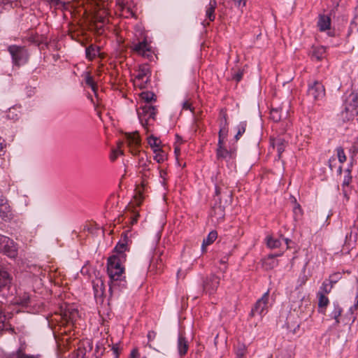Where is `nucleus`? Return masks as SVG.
I'll return each mask as SVG.
<instances>
[{
	"label": "nucleus",
	"instance_id": "c9c22d12",
	"mask_svg": "<svg viewBox=\"0 0 358 358\" xmlns=\"http://www.w3.org/2000/svg\"><path fill=\"white\" fill-rule=\"evenodd\" d=\"M228 133V129L227 126L221 125V127L219 131V139H218V144L224 143V138L227 136Z\"/></svg>",
	"mask_w": 358,
	"mask_h": 358
},
{
	"label": "nucleus",
	"instance_id": "de8ad7c7",
	"mask_svg": "<svg viewBox=\"0 0 358 358\" xmlns=\"http://www.w3.org/2000/svg\"><path fill=\"white\" fill-rule=\"evenodd\" d=\"M85 357H88L86 355V350L81 346H79L77 349L76 358H85Z\"/></svg>",
	"mask_w": 358,
	"mask_h": 358
},
{
	"label": "nucleus",
	"instance_id": "8fccbe9b",
	"mask_svg": "<svg viewBox=\"0 0 358 358\" xmlns=\"http://www.w3.org/2000/svg\"><path fill=\"white\" fill-rule=\"evenodd\" d=\"M6 320V315L0 310V331H2L5 327Z\"/></svg>",
	"mask_w": 358,
	"mask_h": 358
},
{
	"label": "nucleus",
	"instance_id": "2f4dec72",
	"mask_svg": "<svg viewBox=\"0 0 358 358\" xmlns=\"http://www.w3.org/2000/svg\"><path fill=\"white\" fill-rule=\"evenodd\" d=\"M266 244L267 246L271 249L278 248L281 245V241L280 239L268 236L266 238Z\"/></svg>",
	"mask_w": 358,
	"mask_h": 358
},
{
	"label": "nucleus",
	"instance_id": "412c9836",
	"mask_svg": "<svg viewBox=\"0 0 358 358\" xmlns=\"http://www.w3.org/2000/svg\"><path fill=\"white\" fill-rule=\"evenodd\" d=\"M357 241V229L351 230L349 234L346 236L345 245L348 250L352 249Z\"/></svg>",
	"mask_w": 358,
	"mask_h": 358
},
{
	"label": "nucleus",
	"instance_id": "09e8293b",
	"mask_svg": "<svg viewBox=\"0 0 358 358\" xmlns=\"http://www.w3.org/2000/svg\"><path fill=\"white\" fill-rule=\"evenodd\" d=\"M331 288L332 287H331L329 288L328 284L324 282L320 287L321 292H320L319 293H324V295H326L327 294H329L331 292Z\"/></svg>",
	"mask_w": 358,
	"mask_h": 358
},
{
	"label": "nucleus",
	"instance_id": "680f3d73",
	"mask_svg": "<svg viewBox=\"0 0 358 358\" xmlns=\"http://www.w3.org/2000/svg\"><path fill=\"white\" fill-rule=\"evenodd\" d=\"M245 348L243 347V348L241 350V351L237 352V355L238 357H243V356H245Z\"/></svg>",
	"mask_w": 358,
	"mask_h": 358
},
{
	"label": "nucleus",
	"instance_id": "423d86ee",
	"mask_svg": "<svg viewBox=\"0 0 358 358\" xmlns=\"http://www.w3.org/2000/svg\"><path fill=\"white\" fill-rule=\"evenodd\" d=\"M138 169L142 174L143 178H149L152 176V170L154 167V164L148 158L145 152H141L138 153Z\"/></svg>",
	"mask_w": 358,
	"mask_h": 358
},
{
	"label": "nucleus",
	"instance_id": "b1692460",
	"mask_svg": "<svg viewBox=\"0 0 358 358\" xmlns=\"http://www.w3.org/2000/svg\"><path fill=\"white\" fill-rule=\"evenodd\" d=\"M148 143L153 152H158L162 149L161 140L154 136H150L148 138Z\"/></svg>",
	"mask_w": 358,
	"mask_h": 358
},
{
	"label": "nucleus",
	"instance_id": "9d476101",
	"mask_svg": "<svg viewBox=\"0 0 358 358\" xmlns=\"http://www.w3.org/2000/svg\"><path fill=\"white\" fill-rule=\"evenodd\" d=\"M109 13L106 9H99L94 16V28L96 31L101 34L103 32V26L108 22Z\"/></svg>",
	"mask_w": 358,
	"mask_h": 358
},
{
	"label": "nucleus",
	"instance_id": "0e129e2a",
	"mask_svg": "<svg viewBox=\"0 0 358 358\" xmlns=\"http://www.w3.org/2000/svg\"><path fill=\"white\" fill-rule=\"evenodd\" d=\"M175 153L178 155L180 153V148L178 146L175 147Z\"/></svg>",
	"mask_w": 358,
	"mask_h": 358
},
{
	"label": "nucleus",
	"instance_id": "6e6552de",
	"mask_svg": "<svg viewBox=\"0 0 358 358\" xmlns=\"http://www.w3.org/2000/svg\"><path fill=\"white\" fill-rule=\"evenodd\" d=\"M126 136V141L127 146L129 148L130 152L136 155L141 152L140 147H141V138L137 131L127 133Z\"/></svg>",
	"mask_w": 358,
	"mask_h": 358
},
{
	"label": "nucleus",
	"instance_id": "f704fd0d",
	"mask_svg": "<svg viewBox=\"0 0 358 358\" xmlns=\"http://www.w3.org/2000/svg\"><path fill=\"white\" fill-rule=\"evenodd\" d=\"M280 255H270L264 262V266L266 269H271L277 265V262L275 260V257L280 256Z\"/></svg>",
	"mask_w": 358,
	"mask_h": 358
},
{
	"label": "nucleus",
	"instance_id": "39448f33",
	"mask_svg": "<svg viewBox=\"0 0 358 358\" xmlns=\"http://www.w3.org/2000/svg\"><path fill=\"white\" fill-rule=\"evenodd\" d=\"M308 95L315 102L324 100L326 96V90L322 83L314 80L313 83H309Z\"/></svg>",
	"mask_w": 358,
	"mask_h": 358
},
{
	"label": "nucleus",
	"instance_id": "bf43d9fd",
	"mask_svg": "<svg viewBox=\"0 0 358 358\" xmlns=\"http://www.w3.org/2000/svg\"><path fill=\"white\" fill-rule=\"evenodd\" d=\"M69 338L67 337V336H62V338H61V341L63 343V345H64V343L66 342L67 344L69 343Z\"/></svg>",
	"mask_w": 358,
	"mask_h": 358
},
{
	"label": "nucleus",
	"instance_id": "052dcab7",
	"mask_svg": "<svg viewBox=\"0 0 358 358\" xmlns=\"http://www.w3.org/2000/svg\"><path fill=\"white\" fill-rule=\"evenodd\" d=\"M159 175H160V177H161L162 178H163V180H165V177H166V171H164V170H160V171H159Z\"/></svg>",
	"mask_w": 358,
	"mask_h": 358
},
{
	"label": "nucleus",
	"instance_id": "f257e3e1",
	"mask_svg": "<svg viewBox=\"0 0 358 358\" xmlns=\"http://www.w3.org/2000/svg\"><path fill=\"white\" fill-rule=\"evenodd\" d=\"M124 256H110L107 261V273L111 281L121 280L125 277L124 267L123 264L125 262Z\"/></svg>",
	"mask_w": 358,
	"mask_h": 358
},
{
	"label": "nucleus",
	"instance_id": "864d4df0",
	"mask_svg": "<svg viewBox=\"0 0 358 358\" xmlns=\"http://www.w3.org/2000/svg\"><path fill=\"white\" fill-rule=\"evenodd\" d=\"M5 148H6L5 141L1 137H0V155H3V153L5 152V150H4Z\"/></svg>",
	"mask_w": 358,
	"mask_h": 358
},
{
	"label": "nucleus",
	"instance_id": "58836bf2",
	"mask_svg": "<svg viewBox=\"0 0 358 358\" xmlns=\"http://www.w3.org/2000/svg\"><path fill=\"white\" fill-rule=\"evenodd\" d=\"M16 358H34L33 356H28L25 353V347L22 345L17 351Z\"/></svg>",
	"mask_w": 358,
	"mask_h": 358
},
{
	"label": "nucleus",
	"instance_id": "0eeeda50",
	"mask_svg": "<svg viewBox=\"0 0 358 358\" xmlns=\"http://www.w3.org/2000/svg\"><path fill=\"white\" fill-rule=\"evenodd\" d=\"M120 15L124 17H136L135 3L133 0H117Z\"/></svg>",
	"mask_w": 358,
	"mask_h": 358
},
{
	"label": "nucleus",
	"instance_id": "f3484780",
	"mask_svg": "<svg viewBox=\"0 0 358 358\" xmlns=\"http://www.w3.org/2000/svg\"><path fill=\"white\" fill-rule=\"evenodd\" d=\"M220 278L216 275H212L204 285V289L212 294L215 292L220 285Z\"/></svg>",
	"mask_w": 358,
	"mask_h": 358
},
{
	"label": "nucleus",
	"instance_id": "393cba45",
	"mask_svg": "<svg viewBox=\"0 0 358 358\" xmlns=\"http://www.w3.org/2000/svg\"><path fill=\"white\" fill-rule=\"evenodd\" d=\"M326 49L322 46H318L313 48L312 58L317 61H321L325 56Z\"/></svg>",
	"mask_w": 358,
	"mask_h": 358
},
{
	"label": "nucleus",
	"instance_id": "2eb2a0df",
	"mask_svg": "<svg viewBox=\"0 0 358 358\" xmlns=\"http://www.w3.org/2000/svg\"><path fill=\"white\" fill-rule=\"evenodd\" d=\"M13 278L8 271L4 268L0 267V291L3 288L10 286Z\"/></svg>",
	"mask_w": 358,
	"mask_h": 358
},
{
	"label": "nucleus",
	"instance_id": "6ab92c4d",
	"mask_svg": "<svg viewBox=\"0 0 358 358\" xmlns=\"http://www.w3.org/2000/svg\"><path fill=\"white\" fill-rule=\"evenodd\" d=\"M93 289L95 296H101L105 292V284L103 280L97 277L92 281Z\"/></svg>",
	"mask_w": 358,
	"mask_h": 358
},
{
	"label": "nucleus",
	"instance_id": "c756f323",
	"mask_svg": "<svg viewBox=\"0 0 358 358\" xmlns=\"http://www.w3.org/2000/svg\"><path fill=\"white\" fill-rule=\"evenodd\" d=\"M83 76L85 78V81L86 85L87 86H89L90 87H91L92 91L95 94H96L97 85H96V83L94 82L93 78L91 76L90 72H85Z\"/></svg>",
	"mask_w": 358,
	"mask_h": 358
},
{
	"label": "nucleus",
	"instance_id": "a19ab883",
	"mask_svg": "<svg viewBox=\"0 0 358 358\" xmlns=\"http://www.w3.org/2000/svg\"><path fill=\"white\" fill-rule=\"evenodd\" d=\"M246 124L245 123H241L238 126L237 134L235 136V138L238 141L240 137L244 134L245 131Z\"/></svg>",
	"mask_w": 358,
	"mask_h": 358
},
{
	"label": "nucleus",
	"instance_id": "603ef678",
	"mask_svg": "<svg viewBox=\"0 0 358 358\" xmlns=\"http://www.w3.org/2000/svg\"><path fill=\"white\" fill-rule=\"evenodd\" d=\"M233 1L238 8H243L246 5L247 0H233Z\"/></svg>",
	"mask_w": 358,
	"mask_h": 358
},
{
	"label": "nucleus",
	"instance_id": "49530a36",
	"mask_svg": "<svg viewBox=\"0 0 358 358\" xmlns=\"http://www.w3.org/2000/svg\"><path fill=\"white\" fill-rule=\"evenodd\" d=\"M341 278V273H334L333 275H330L329 280L331 284V287H333L334 284H335L338 279Z\"/></svg>",
	"mask_w": 358,
	"mask_h": 358
},
{
	"label": "nucleus",
	"instance_id": "1a4fd4ad",
	"mask_svg": "<svg viewBox=\"0 0 358 358\" xmlns=\"http://www.w3.org/2000/svg\"><path fill=\"white\" fill-rule=\"evenodd\" d=\"M0 217L5 222H10L14 218V213L9 201L3 196L0 197Z\"/></svg>",
	"mask_w": 358,
	"mask_h": 358
},
{
	"label": "nucleus",
	"instance_id": "4be33fe9",
	"mask_svg": "<svg viewBox=\"0 0 358 358\" xmlns=\"http://www.w3.org/2000/svg\"><path fill=\"white\" fill-rule=\"evenodd\" d=\"M188 342L186 338L180 335L178 340V350L180 357L185 356L188 350Z\"/></svg>",
	"mask_w": 358,
	"mask_h": 358
},
{
	"label": "nucleus",
	"instance_id": "79ce46f5",
	"mask_svg": "<svg viewBox=\"0 0 358 358\" xmlns=\"http://www.w3.org/2000/svg\"><path fill=\"white\" fill-rule=\"evenodd\" d=\"M221 125L227 126V113L225 109H222L220 112Z\"/></svg>",
	"mask_w": 358,
	"mask_h": 358
},
{
	"label": "nucleus",
	"instance_id": "9b49d317",
	"mask_svg": "<svg viewBox=\"0 0 358 358\" xmlns=\"http://www.w3.org/2000/svg\"><path fill=\"white\" fill-rule=\"evenodd\" d=\"M138 117L143 125L147 124L151 119H155L156 109L154 106L145 104L138 110Z\"/></svg>",
	"mask_w": 358,
	"mask_h": 358
},
{
	"label": "nucleus",
	"instance_id": "20e7f679",
	"mask_svg": "<svg viewBox=\"0 0 358 358\" xmlns=\"http://www.w3.org/2000/svg\"><path fill=\"white\" fill-rule=\"evenodd\" d=\"M289 110L290 103L288 101H286L271 108L270 118L275 122L286 120L289 116Z\"/></svg>",
	"mask_w": 358,
	"mask_h": 358
},
{
	"label": "nucleus",
	"instance_id": "cd10ccee",
	"mask_svg": "<svg viewBox=\"0 0 358 358\" xmlns=\"http://www.w3.org/2000/svg\"><path fill=\"white\" fill-rule=\"evenodd\" d=\"M143 196L140 189H137L136 194L134 196L133 200L131 202V206L129 208H134L140 206L143 201Z\"/></svg>",
	"mask_w": 358,
	"mask_h": 358
},
{
	"label": "nucleus",
	"instance_id": "7ed1b4c3",
	"mask_svg": "<svg viewBox=\"0 0 358 358\" xmlns=\"http://www.w3.org/2000/svg\"><path fill=\"white\" fill-rule=\"evenodd\" d=\"M8 51L10 54L13 63L15 66H20L28 61L29 54L24 46L12 45L8 46Z\"/></svg>",
	"mask_w": 358,
	"mask_h": 358
},
{
	"label": "nucleus",
	"instance_id": "dca6fc26",
	"mask_svg": "<svg viewBox=\"0 0 358 358\" xmlns=\"http://www.w3.org/2000/svg\"><path fill=\"white\" fill-rule=\"evenodd\" d=\"M17 244L11 239V243H6L5 248H3L1 252L10 258H15L17 256Z\"/></svg>",
	"mask_w": 358,
	"mask_h": 358
},
{
	"label": "nucleus",
	"instance_id": "ea45409f",
	"mask_svg": "<svg viewBox=\"0 0 358 358\" xmlns=\"http://www.w3.org/2000/svg\"><path fill=\"white\" fill-rule=\"evenodd\" d=\"M336 152H337V156L338 158V161L341 163L345 162L347 159V157L345 155L343 149L342 148L339 147L336 149Z\"/></svg>",
	"mask_w": 358,
	"mask_h": 358
},
{
	"label": "nucleus",
	"instance_id": "473e14b6",
	"mask_svg": "<svg viewBox=\"0 0 358 358\" xmlns=\"http://www.w3.org/2000/svg\"><path fill=\"white\" fill-rule=\"evenodd\" d=\"M154 155V159L159 164L163 163L164 161L166 160L167 156L165 152L160 149L158 152H153Z\"/></svg>",
	"mask_w": 358,
	"mask_h": 358
},
{
	"label": "nucleus",
	"instance_id": "5fc2aeb1",
	"mask_svg": "<svg viewBox=\"0 0 358 358\" xmlns=\"http://www.w3.org/2000/svg\"><path fill=\"white\" fill-rule=\"evenodd\" d=\"M182 108L185 110H189L193 111V109L192 108V103L189 101H186L183 103Z\"/></svg>",
	"mask_w": 358,
	"mask_h": 358
},
{
	"label": "nucleus",
	"instance_id": "338daca9",
	"mask_svg": "<svg viewBox=\"0 0 358 358\" xmlns=\"http://www.w3.org/2000/svg\"><path fill=\"white\" fill-rule=\"evenodd\" d=\"M355 20L358 23V13L357 14V15L355 16Z\"/></svg>",
	"mask_w": 358,
	"mask_h": 358
},
{
	"label": "nucleus",
	"instance_id": "a211bd4d",
	"mask_svg": "<svg viewBox=\"0 0 358 358\" xmlns=\"http://www.w3.org/2000/svg\"><path fill=\"white\" fill-rule=\"evenodd\" d=\"M317 27L320 31H325L331 28V18L327 15H320L317 23Z\"/></svg>",
	"mask_w": 358,
	"mask_h": 358
},
{
	"label": "nucleus",
	"instance_id": "4d7b16f0",
	"mask_svg": "<svg viewBox=\"0 0 358 358\" xmlns=\"http://www.w3.org/2000/svg\"><path fill=\"white\" fill-rule=\"evenodd\" d=\"M156 337V332L154 331H150L148 334V338L149 341L154 340Z\"/></svg>",
	"mask_w": 358,
	"mask_h": 358
},
{
	"label": "nucleus",
	"instance_id": "a878e982",
	"mask_svg": "<svg viewBox=\"0 0 358 358\" xmlns=\"http://www.w3.org/2000/svg\"><path fill=\"white\" fill-rule=\"evenodd\" d=\"M100 49L96 45H91L86 48V57L92 61L99 54Z\"/></svg>",
	"mask_w": 358,
	"mask_h": 358
},
{
	"label": "nucleus",
	"instance_id": "37998d69",
	"mask_svg": "<svg viewBox=\"0 0 358 358\" xmlns=\"http://www.w3.org/2000/svg\"><path fill=\"white\" fill-rule=\"evenodd\" d=\"M341 313H342V310L339 307H336L334 308V311L332 312V315H333L334 318L335 319L336 324H338L340 322L339 317L341 316Z\"/></svg>",
	"mask_w": 358,
	"mask_h": 358
},
{
	"label": "nucleus",
	"instance_id": "ddd939ff",
	"mask_svg": "<svg viewBox=\"0 0 358 358\" xmlns=\"http://www.w3.org/2000/svg\"><path fill=\"white\" fill-rule=\"evenodd\" d=\"M268 301V293L266 292L256 302L254 308L250 312V316L254 317L255 315H262L264 310H266Z\"/></svg>",
	"mask_w": 358,
	"mask_h": 358
},
{
	"label": "nucleus",
	"instance_id": "f03ea898",
	"mask_svg": "<svg viewBox=\"0 0 358 358\" xmlns=\"http://www.w3.org/2000/svg\"><path fill=\"white\" fill-rule=\"evenodd\" d=\"M151 71L148 64H141L138 66L136 74L135 75L133 83L136 87L144 89L150 82Z\"/></svg>",
	"mask_w": 358,
	"mask_h": 358
},
{
	"label": "nucleus",
	"instance_id": "c03bdc74",
	"mask_svg": "<svg viewBox=\"0 0 358 358\" xmlns=\"http://www.w3.org/2000/svg\"><path fill=\"white\" fill-rule=\"evenodd\" d=\"M6 243H11V239L7 236L0 235V251L5 248Z\"/></svg>",
	"mask_w": 358,
	"mask_h": 358
},
{
	"label": "nucleus",
	"instance_id": "f8f14e48",
	"mask_svg": "<svg viewBox=\"0 0 358 358\" xmlns=\"http://www.w3.org/2000/svg\"><path fill=\"white\" fill-rule=\"evenodd\" d=\"M132 50L138 55L146 58L152 57V48L145 39L142 42L134 44Z\"/></svg>",
	"mask_w": 358,
	"mask_h": 358
},
{
	"label": "nucleus",
	"instance_id": "4c0bfd02",
	"mask_svg": "<svg viewBox=\"0 0 358 358\" xmlns=\"http://www.w3.org/2000/svg\"><path fill=\"white\" fill-rule=\"evenodd\" d=\"M273 147H276L277 151L278 152V156H279V157H280V156H281L282 153L284 152L285 148L284 141L280 139L277 140L273 143Z\"/></svg>",
	"mask_w": 358,
	"mask_h": 358
},
{
	"label": "nucleus",
	"instance_id": "c85d7f7f",
	"mask_svg": "<svg viewBox=\"0 0 358 358\" xmlns=\"http://www.w3.org/2000/svg\"><path fill=\"white\" fill-rule=\"evenodd\" d=\"M131 208H129L128 212L127 213V216L130 220V224L134 225L138 221V218L139 217V212L137 208H134L130 210Z\"/></svg>",
	"mask_w": 358,
	"mask_h": 358
},
{
	"label": "nucleus",
	"instance_id": "e2e57ef3",
	"mask_svg": "<svg viewBox=\"0 0 358 358\" xmlns=\"http://www.w3.org/2000/svg\"><path fill=\"white\" fill-rule=\"evenodd\" d=\"M138 355L136 350H133L131 352V358H136Z\"/></svg>",
	"mask_w": 358,
	"mask_h": 358
},
{
	"label": "nucleus",
	"instance_id": "13d9d810",
	"mask_svg": "<svg viewBox=\"0 0 358 358\" xmlns=\"http://www.w3.org/2000/svg\"><path fill=\"white\" fill-rule=\"evenodd\" d=\"M294 212L296 215H297V214L301 215L302 214V209L299 203H297L296 205V206L294 207Z\"/></svg>",
	"mask_w": 358,
	"mask_h": 358
},
{
	"label": "nucleus",
	"instance_id": "5701e85b",
	"mask_svg": "<svg viewBox=\"0 0 358 358\" xmlns=\"http://www.w3.org/2000/svg\"><path fill=\"white\" fill-rule=\"evenodd\" d=\"M128 250L127 241L124 240V242H119L115 246L114 250L115 254L112 256H124L125 257V259H127V255L125 252Z\"/></svg>",
	"mask_w": 358,
	"mask_h": 358
},
{
	"label": "nucleus",
	"instance_id": "7c9ffc66",
	"mask_svg": "<svg viewBox=\"0 0 358 358\" xmlns=\"http://www.w3.org/2000/svg\"><path fill=\"white\" fill-rule=\"evenodd\" d=\"M122 145V143L120 142L117 148L112 150L109 157L111 162H115L120 155H123V151L121 150Z\"/></svg>",
	"mask_w": 358,
	"mask_h": 358
},
{
	"label": "nucleus",
	"instance_id": "72a5a7b5",
	"mask_svg": "<svg viewBox=\"0 0 358 358\" xmlns=\"http://www.w3.org/2000/svg\"><path fill=\"white\" fill-rule=\"evenodd\" d=\"M329 299L324 293H318L319 308H325L329 304Z\"/></svg>",
	"mask_w": 358,
	"mask_h": 358
},
{
	"label": "nucleus",
	"instance_id": "bb28decb",
	"mask_svg": "<svg viewBox=\"0 0 358 358\" xmlns=\"http://www.w3.org/2000/svg\"><path fill=\"white\" fill-rule=\"evenodd\" d=\"M217 238V233L216 231H211L208 236L203 239V243H202V250H205V248L208 246L211 245Z\"/></svg>",
	"mask_w": 358,
	"mask_h": 358
},
{
	"label": "nucleus",
	"instance_id": "aec40b11",
	"mask_svg": "<svg viewBox=\"0 0 358 358\" xmlns=\"http://www.w3.org/2000/svg\"><path fill=\"white\" fill-rule=\"evenodd\" d=\"M217 7V2L215 0H210L208 5L206 7V16L208 20V22H206L207 24H209L210 22L214 21L215 18V10Z\"/></svg>",
	"mask_w": 358,
	"mask_h": 358
},
{
	"label": "nucleus",
	"instance_id": "69168bd1",
	"mask_svg": "<svg viewBox=\"0 0 358 358\" xmlns=\"http://www.w3.org/2000/svg\"><path fill=\"white\" fill-rule=\"evenodd\" d=\"M282 240H284V241H285V243H286V245H287V248H289V246H288L289 239H288V238H282Z\"/></svg>",
	"mask_w": 358,
	"mask_h": 358
},
{
	"label": "nucleus",
	"instance_id": "3c124183",
	"mask_svg": "<svg viewBox=\"0 0 358 358\" xmlns=\"http://www.w3.org/2000/svg\"><path fill=\"white\" fill-rule=\"evenodd\" d=\"M111 350L114 357L117 358L120 355V348L117 345H113Z\"/></svg>",
	"mask_w": 358,
	"mask_h": 358
},
{
	"label": "nucleus",
	"instance_id": "a18cd8bd",
	"mask_svg": "<svg viewBox=\"0 0 358 358\" xmlns=\"http://www.w3.org/2000/svg\"><path fill=\"white\" fill-rule=\"evenodd\" d=\"M352 181V176L350 175V171H348L346 175L344 176V179H343V187H345V186H348L350 185V183Z\"/></svg>",
	"mask_w": 358,
	"mask_h": 358
},
{
	"label": "nucleus",
	"instance_id": "e433bc0d",
	"mask_svg": "<svg viewBox=\"0 0 358 358\" xmlns=\"http://www.w3.org/2000/svg\"><path fill=\"white\" fill-rule=\"evenodd\" d=\"M141 98L144 100L148 104L149 102L155 99V94L152 92L146 91L143 92L140 94Z\"/></svg>",
	"mask_w": 358,
	"mask_h": 358
},
{
	"label": "nucleus",
	"instance_id": "4468645a",
	"mask_svg": "<svg viewBox=\"0 0 358 358\" xmlns=\"http://www.w3.org/2000/svg\"><path fill=\"white\" fill-rule=\"evenodd\" d=\"M224 143L218 144L216 150V156L218 159H231L235 157V150H228L224 148Z\"/></svg>",
	"mask_w": 358,
	"mask_h": 358
},
{
	"label": "nucleus",
	"instance_id": "6e6d98bb",
	"mask_svg": "<svg viewBox=\"0 0 358 358\" xmlns=\"http://www.w3.org/2000/svg\"><path fill=\"white\" fill-rule=\"evenodd\" d=\"M243 77V72L239 71L236 74L233 76V79L236 80L237 82H239Z\"/></svg>",
	"mask_w": 358,
	"mask_h": 358
}]
</instances>
